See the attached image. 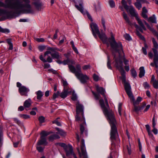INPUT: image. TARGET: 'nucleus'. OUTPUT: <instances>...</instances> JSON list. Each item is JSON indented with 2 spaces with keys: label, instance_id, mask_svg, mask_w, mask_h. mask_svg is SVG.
<instances>
[{
  "label": "nucleus",
  "instance_id": "obj_1",
  "mask_svg": "<svg viewBox=\"0 0 158 158\" xmlns=\"http://www.w3.org/2000/svg\"><path fill=\"white\" fill-rule=\"evenodd\" d=\"M110 47L112 48V55L115 59V66L120 72L122 76L125 75V72L123 67V61L121 60V52L124 54L123 46L120 42H117L115 38L111 35V38L109 39Z\"/></svg>",
  "mask_w": 158,
  "mask_h": 158
},
{
  "label": "nucleus",
  "instance_id": "obj_2",
  "mask_svg": "<svg viewBox=\"0 0 158 158\" xmlns=\"http://www.w3.org/2000/svg\"><path fill=\"white\" fill-rule=\"evenodd\" d=\"M5 3L0 1V7L8 8L17 12L24 8L27 9L25 11L26 13H31L32 10L29 0H5Z\"/></svg>",
  "mask_w": 158,
  "mask_h": 158
},
{
  "label": "nucleus",
  "instance_id": "obj_3",
  "mask_svg": "<svg viewBox=\"0 0 158 158\" xmlns=\"http://www.w3.org/2000/svg\"><path fill=\"white\" fill-rule=\"evenodd\" d=\"M106 106H105L104 101L102 99H100L99 102L103 113L106 117L107 120L110 124L111 130L110 131V139L112 141L116 139V136H118L117 127L116 126V121L114 113L112 110L109 111V104L107 105L105 100Z\"/></svg>",
  "mask_w": 158,
  "mask_h": 158
},
{
  "label": "nucleus",
  "instance_id": "obj_4",
  "mask_svg": "<svg viewBox=\"0 0 158 158\" xmlns=\"http://www.w3.org/2000/svg\"><path fill=\"white\" fill-rule=\"evenodd\" d=\"M75 121L79 123H82L83 124H80V131L81 137L83 136V133H84L85 136L87 135V131L85 130L83 126L84 124L86 125L85 120L84 117V114L81 115V114H77L75 116Z\"/></svg>",
  "mask_w": 158,
  "mask_h": 158
},
{
  "label": "nucleus",
  "instance_id": "obj_5",
  "mask_svg": "<svg viewBox=\"0 0 158 158\" xmlns=\"http://www.w3.org/2000/svg\"><path fill=\"white\" fill-rule=\"evenodd\" d=\"M48 49L49 51H46L44 52V56L50 54L53 59H59L61 58L59 53L56 51L59 50L58 49L56 48H49Z\"/></svg>",
  "mask_w": 158,
  "mask_h": 158
},
{
  "label": "nucleus",
  "instance_id": "obj_6",
  "mask_svg": "<svg viewBox=\"0 0 158 158\" xmlns=\"http://www.w3.org/2000/svg\"><path fill=\"white\" fill-rule=\"evenodd\" d=\"M153 45V48L152 49L154 53L153 62L154 63H158V53L157 49L158 48V44L154 38H152Z\"/></svg>",
  "mask_w": 158,
  "mask_h": 158
},
{
  "label": "nucleus",
  "instance_id": "obj_7",
  "mask_svg": "<svg viewBox=\"0 0 158 158\" xmlns=\"http://www.w3.org/2000/svg\"><path fill=\"white\" fill-rule=\"evenodd\" d=\"M122 77L123 81V82L124 83V88L126 91L129 97H130L131 96L133 95L131 91V87L129 83L126 81L125 75H124V76H122Z\"/></svg>",
  "mask_w": 158,
  "mask_h": 158
},
{
  "label": "nucleus",
  "instance_id": "obj_8",
  "mask_svg": "<svg viewBox=\"0 0 158 158\" xmlns=\"http://www.w3.org/2000/svg\"><path fill=\"white\" fill-rule=\"evenodd\" d=\"M122 77L123 81V82L124 83V88L126 91L129 97H130L131 96L133 95L131 91V87L129 83L126 81L125 75H124V76H122Z\"/></svg>",
  "mask_w": 158,
  "mask_h": 158
},
{
  "label": "nucleus",
  "instance_id": "obj_9",
  "mask_svg": "<svg viewBox=\"0 0 158 158\" xmlns=\"http://www.w3.org/2000/svg\"><path fill=\"white\" fill-rule=\"evenodd\" d=\"M136 19L138 23L140 26V27H139L135 23H134V24L135 27L136 29V30H139L141 32L143 33V30L146 31V28L144 25L143 22L140 19L139 17H137V18Z\"/></svg>",
  "mask_w": 158,
  "mask_h": 158
},
{
  "label": "nucleus",
  "instance_id": "obj_10",
  "mask_svg": "<svg viewBox=\"0 0 158 158\" xmlns=\"http://www.w3.org/2000/svg\"><path fill=\"white\" fill-rule=\"evenodd\" d=\"M75 75L80 82L83 84L86 83L89 79V77L87 75L83 74L82 72L76 74Z\"/></svg>",
  "mask_w": 158,
  "mask_h": 158
},
{
  "label": "nucleus",
  "instance_id": "obj_11",
  "mask_svg": "<svg viewBox=\"0 0 158 158\" xmlns=\"http://www.w3.org/2000/svg\"><path fill=\"white\" fill-rule=\"evenodd\" d=\"M69 68L70 71L75 75L82 72L81 70V67L79 64L76 65V69L72 65H69Z\"/></svg>",
  "mask_w": 158,
  "mask_h": 158
},
{
  "label": "nucleus",
  "instance_id": "obj_12",
  "mask_svg": "<svg viewBox=\"0 0 158 158\" xmlns=\"http://www.w3.org/2000/svg\"><path fill=\"white\" fill-rule=\"evenodd\" d=\"M76 113L77 114H81L83 115L84 114L83 106L78 101L76 104Z\"/></svg>",
  "mask_w": 158,
  "mask_h": 158
},
{
  "label": "nucleus",
  "instance_id": "obj_13",
  "mask_svg": "<svg viewBox=\"0 0 158 158\" xmlns=\"http://www.w3.org/2000/svg\"><path fill=\"white\" fill-rule=\"evenodd\" d=\"M90 26L94 36L95 38H97L96 34H98L100 32L97 25L96 24L93 23L91 24Z\"/></svg>",
  "mask_w": 158,
  "mask_h": 158
},
{
  "label": "nucleus",
  "instance_id": "obj_14",
  "mask_svg": "<svg viewBox=\"0 0 158 158\" xmlns=\"http://www.w3.org/2000/svg\"><path fill=\"white\" fill-rule=\"evenodd\" d=\"M97 35H98V36H99V38L102 40V42L108 45H109V43L108 42L109 41V39L110 38H109L108 39L106 35L104 33H102L101 34L100 33V32H99V33H98ZM113 35L112 33L111 35H111ZM113 36L114 35H113ZM111 38V37H110Z\"/></svg>",
  "mask_w": 158,
  "mask_h": 158
},
{
  "label": "nucleus",
  "instance_id": "obj_15",
  "mask_svg": "<svg viewBox=\"0 0 158 158\" xmlns=\"http://www.w3.org/2000/svg\"><path fill=\"white\" fill-rule=\"evenodd\" d=\"M96 89L97 92L102 94L104 97L105 100L106 101L107 104L108 105V102L107 99L105 94V90L103 88L97 85H96Z\"/></svg>",
  "mask_w": 158,
  "mask_h": 158
},
{
  "label": "nucleus",
  "instance_id": "obj_16",
  "mask_svg": "<svg viewBox=\"0 0 158 158\" xmlns=\"http://www.w3.org/2000/svg\"><path fill=\"white\" fill-rule=\"evenodd\" d=\"M29 91V89L24 86H22L19 89V91L20 94L25 96H27V93Z\"/></svg>",
  "mask_w": 158,
  "mask_h": 158
},
{
  "label": "nucleus",
  "instance_id": "obj_17",
  "mask_svg": "<svg viewBox=\"0 0 158 158\" xmlns=\"http://www.w3.org/2000/svg\"><path fill=\"white\" fill-rule=\"evenodd\" d=\"M81 149L82 156L84 158H87L85 144L84 140L82 139L81 140Z\"/></svg>",
  "mask_w": 158,
  "mask_h": 158
},
{
  "label": "nucleus",
  "instance_id": "obj_18",
  "mask_svg": "<svg viewBox=\"0 0 158 158\" xmlns=\"http://www.w3.org/2000/svg\"><path fill=\"white\" fill-rule=\"evenodd\" d=\"M131 100L132 101L133 104L134 105H136L139 104L140 102L142 100V98L140 97H138L136 100L135 101V99L133 95L129 97Z\"/></svg>",
  "mask_w": 158,
  "mask_h": 158
},
{
  "label": "nucleus",
  "instance_id": "obj_19",
  "mask_svg": "<svg viewBox=\"0 0 158 158\" xmlns=\"http://www.w3.org/2000/svg\"><path fill=\"white\" fill-rule=\"evenodd\" d=\"M128 9L131 15L132 16L135 17V19L139 17L138 14L135 12V9L132 6H131L129 7Z\"/></svg>",
  "mask_w": 158,
  "mask_h": 158
},
{
  "label": "nucleus",
  "instance_id": "obj_20",
  "mask_svg": "<svg viewBox=\"0 0 158 158\" xmlns=\"http://www.w3.org/2000/svg\"><path fill=\"white\" fill-rule=\"evenodd\" d=\"M47 56V57L46 60L43 57V56L42 55H41L40 56V59L44 63H46V62L51 63L52 62V58L49 56L48 55Z\"/></svg>",
  "mask_w": 158,
  "mask_h": 158
},
{
  "label": "nucleus",
  "instance_id": "obj_21",
  "mask_svg": "<svg viewBox=\"0 0 158 158\" xmlns=\"http://www.w3.org/2000/svg\"><path fill=\"white\" fill-rule=\"evenodd\" d=\"M65 151L66 152L67 156H69L70 155H73L74 153L72 146L70 145H69L67 148H66Z\"/></svg>",
  "mask_w": 158,
  "mask_h": 158
},
{
  "label": "nucleus",
  "instance_id": "obj_22",
  "mask_svg": "<svg viewBox=\"0 0 158 158\" xmlns=\"http://www.w3.org/2000/svg\"><path fill=\"white\" fill-rule=\"evenodd\" d=\"M47 143L46 138L43 136H41L40 139L37 143V146H40L42 145H46Z\"/></svg>",
  "mask_w": 158,
  "mask_h": 158
},
{
  "label": "nucleus",
  "instance_id": "obj_23",
  "mask_svg": "<svg viewBox=\"0 0 158 158\" xmlns=\"http://www.w3.org/2000/svg\"><path fill=\"white\" fill-rule=\"evenodd\" d=\"M69 90L64 89L62 92L60 94V96L62 98H65L70 92Z\"/></svg>",
  "mask_w": 158,
  "mask_h": 158
},
{
  "label": "nucleus",
  "instance_id": "obj_24",
  "mask_svg": "<svg viewBox=\"0 0 158 158\" xmlns=\"http://www.w3.org/2000/svg\"><path fill=\"white\" fill-rule=\"evenodd\" d=\"M31 104V99L30 98L26 100L23 103V106L25 108H29L30 107Z\"/></svg>",
  "mask_w": 158,
  "mask_h": 158
},
{
  "label": "nucleus",
  "instance_id": "obj_25",
  "mask_svg": "<svg viewBox=\"0 0 158 158\" xmlns=\"http://www.w3.org/2000/svg\"><path fill=\"white\" fill-rule=\"evenodd\" d=\"M123 18L125 19L126 23H127L128 24L130 25H131L132 24L131 21L129 20V18L127 16V15L126 13L124 11L123 13Z\"/></svg>",
  "mask_w": 158,
  "mask_h": 158
},
{
  "label": "nucleus",
  "instance_id": "obj_26",
  "mask_svg": "<svg viewBox=\"0 0 158 158\" xmlns=\"http://www.w3.org/2000/svg\"><path fill=\"white\" fill-rule=\"evenodd\" d=\"M139 77L141 78L144 76L145 71L143 67H141L139 69Z\"/></svg>",
  "mask_w": 158,
  "mask_h": 158
},
{
  "label": "nucleus",
  "instance_id": "obj_27",
  "mask_svg": "<svg viewBox=\"0 0 158 158\" xmlns=\"http://www.w3.org/2000/svg\"><path fill=\"white\" fill-rule=\"evenodd\" d=\"M60 138V136L58 135L54 134L49 136L48 139L50 141H52L55 139H58Z\"/></svg>",
  "mask_w": 158,
  "mask_h": 158
},
{
  "label": "nucleus",
  "instance_id": "obj_28",
  "mask_svg": "<svg viewBox=\"0 0 158 158\" xmlns=\"http://www.w3.org/2000/svg\"><path fill=\"white\" fill-rule=\"evenodd\" d=\"M55 129L58 131L56 132L57 134H58L60 135L63 136H65L66 135V132L60 129L58 127H56Z\"/></svg>",
  "mask_w": 158,
  "mask_h": 158
},
{
  "label": "nucleus",
  "instance_id": "obj_29",
  "mask_svg": "<svg viewBox=\"0 0 158 158\" xmlns=\"http://www.w3.org/2000/svg\"><path fill=\"white\" fill-rule=\"evenodd\" d=\"M7 44H9V46L8 48L9 50H12L13 49V45L11 42V39H8L6 40Z\"/></svg>",
  "mask_w": 158,
  "mask_h": 158
},
{
  "label": "nucleus",
  "instance_id": "obj_30",
  "mask_svg": "<svg viewBox=\"0 0 158 158\" xmlns=\"http://www.w3.org/2000/svg\"><path fill=\"white\" fill-rule=\"evenodd\" d=\"M147 20L149 22H151L153 23H156V18L154 15L150 17L149 18H148Z\"/></svg>",
  "mask_w": 158,
  "mask_h": 158
},
{
  "label": "nucleus",
  "instance_id": "obj_31",
  "mask_svg": "<svg viewBox=\"0 0 158 158\" xmlns=\"http://www.w3.org/2000/svg\"><path fill=\"white\" fill-rule=\"evenodd\" d=\"M37 95V99L39 100V101H40L42 97L43 94V93L40 90H39L36 92Z\"/></svg>",
  "mask_w": 158,
  "mask_h": 158
},
{
  "label": "nucleus",
  "instance_id": "obj_32",
  "mask_svg": "<svg viewBox=\"0 0 158 158\" xmlns=\"http://www.w3.org/2000/svg\"><path fill=\"white\" fill-rule=\"evenodd\" d=\"M33 4L37 9L39 10H40L42 6V4L39 1L35 2H34Z\"/></svg>",
  "mask_w": 158,
  "mask_h": 158
},
{
  "label": "nucleus",
  "instance_id": "obj_33",
  "mask_svg": "<svg viewBox=\"0 0 158 158\" xmlns=\"http://www.w3.org/2000/svg\"><path fill=\"white\" fill-rule=\"evenodd\" d=\"M10 13V12L7 11V10H6L0 9V15H5L9 16Z\"/></svg>",
  "mask_w": 158,
  "mask_h": 158
},
{
  "label": "nucleus",
  "instance_id": "obj_34",
  "mask_svg": "<svg viewBox=\"0 0 158 158\" xmlns=\"http://www.w3.org/2000/svg\"><path fill=\"white\" fill-rule=\"evenodd\" d=\"M122 5L123 6L124 8L125 9V10L128 11V10L129 6L127 5L126 2L125 0H122L121 2Z\"/></svg>",
  "mask_w": 158,
  "mask_h": 158
},
{
  "label": "nucleus",
  "instance_id": "obj_35",
  "mask_svg": "<svg viewBox=\"0 0 158 158\" xmlns=\"http://www.w3.org/2000/svg\"><path fill=\"white\" fill-rule=\"evenodd\" d=\"M139 2L137 1L136 2L134 3L135 6L139 10H140L142 7L141 4Z\"/></svg>",
  "mask_w": 158,
  "mask_h": 158
},
{
  "label": "nucleus",
  "instance_id": "obj_36",
  "mask_svg": "<svg viewBox=\"0 0 158 158\" xmlns=\"http://www.w3.org/2000/svg\"><path fill=\"white\" fill-rule=\"evenodd\" d=\"M62 81L63 85L64 87V89H69V88L68 86V83H67V82L64 80H63Z\"/></svg>",
  "mask_w": 158,
  "mask_h": 158
},
{
  "label": "nucleus",
  "instance_id": "obj_37",
  "mask_svg": "<svg viewBox=\"0 0 158 158\" xmlns=\"http://www.w3.org/2000/svg\"><path fill=\"white\" fill-rule=\"evenodd\" d=\"M134 106L133 111H135L136 113H138L139 111L141 110L140 106H136V105H134Z\"/></svg>",
  "mask_w": 158,
  "mask_h": 158
},
{
  "label": "nucleus",
  "instance_id": "obj_38",
  "mask_svg": "<svg viewBox=\"0 0 158 158\" xmlns=\"http://www.w3.org/2000/svg\"><path fill=\"white\" fill-rule=\"evenodd\" d=\"M139 30H136V34L140 38L143 40H144L145 38L144 37L140 34L139 31Z\"/></svg>",
  "mask_w": 158,
  "mask_h": 158
},
{
  "label": "nucleus",
  "instance_id": "obj_39",
  "mask_svg": "<svg viewBox=\"0 0 158 158\" xmlns=\"http://www.w3.org/2000/svg\"><path fill=\"white\" fill-rule=\"evenodd\" d=\"M92 92L96 100H98L100 97V95L99 94H98L94 92L93 91H92Z\"/></svg>",
  "mask_w": 158,
  "mask_h": 158
},
{
  "label": "nucleus",
  "instance_id": "obj_40",
  "mask_svg": "<svg viewBox=\"0 0 158 158\" xmlns=\"http://www.w3.org/2000/svg\"><path fill=\"white\" fill-rule=\"evenodd\" d=\"M153 87L156 89H158V81H154L152 83Z\"/></svg>",
  "mask_w": 158,
  "mask_h": 158
},
{
  "label": "nucleus",
  "instance_id": "obj_41",
  "mask_svg": "<svg viewBox=\"0 0 158 158\" xmlns=\"http://www.w3.org/2000/svg\"><path fill=\"white\" fill-rule=\"evenodd\" d=\"M59 96H60V92L59 91H57L56 93H55L53 94L52 99L54 100H55Z\"/></svg>",
  "mask_w": 158,
  "mask_h": 158
},
{
  "label": "nucleus",
  "instance_id": "obj_42",
  "mask_svg": "<svg viewBox=\"0 0 158 158\" xmlns=\"http://www.w3.org/2000/svg\"><path fill=\"white\" fill-rule=\"evenodd\" d=\"M45 118L43 116H39L38 118V120L39 122L40 123H42L44 122Z\"/></svg>",
  "mask_w": 158,
  "mask_h": 158
},
{
  "label": "nucleus",
  "instance_id": "obj_43",
  "mask_svg": "<svg viewBox=\"0 0 158 158\" xmlns=\"http://www.w3.org/2000/svg\"><path fill=\"white\" fill-rule=\"evenodd\" d=\"M0 32L8 33L10 32V31L7 29H3L0 26Z\"/></svg>",
  "mask_w": 158,
  "mask_h": 158
},
{
  "label": "nucleus",
  "instance_id": "obj_44",
  "mask_svg": "<svg viewBox=\"0 0 158 158\" xmlns=\"http://www.w3.org/2000/svg\"><path fill=\"white\" fill-rule=\"evenodd\" d=\"M131 75L134 78H135L137 76V73L134 69H133L131 70Z\"/></svg>",
  "mask_w": 158,
  "mask_h": 158
},
{
  "label": "nucleus",
  "instance_id": "obj_45",
  "mask_svg": "<svg viewBox=\"0 0 158 158\" xmlns=\"http://www.w3.org/2000/svg\"><path fill=\"white\" fill-rule=\"evenodd\" d=\"M75 6L76 8L81 12V13H83V7L82 6V5L81 6H79L78 5H75Z\"/></svg>",
  "mask_w": 158,
  "mask_h": 158
},
{
  "label": "nucleus",
  "instance_id": "obj_46",
  "mask_svg": "<svg viewBox=\"0 0 158 158\" xmlns=\"http://www.w3.org/2000/svg\"><path fill=\"white\" fill-rule=\"evenodd\" d=\"M57 144L59 145L60 146L63 147L64 150H65L66 148H67L68 147V146H67L65 143H57Z\"/></svg>",
  "mask_w": 158,
  "mask_h": 158
},
{
  "label": "nucleus",
  "instance_id": "obj_47",
  "mask_svg": "<svg viewBox=\"0 0 158 158\" xmlns=\"http://www.w3.org/2000/svg\"><path fill=\"white\" fill-rule=\"evenodd\" d=\"M59 118H57L55 120L52 121V123L54 124H56L58 126H61V124L58 121V119Z\"/></svg>",
  "mask_w": 158,
  "mask_h": 158
},
{
  "label": "nucleus",
  "instance_id": "obj_48",
  "mask_svg": "<svg viewBox=\"0 0 158 158\" xmlns=\"http://www.w3.org/2000/svg\"><path fill=\"white\" fill-rule=\"evenodd\" d=\"M109 3L110 6L112 8H113L115 6V4L114 1L113 0H110L109 1Z\"/></svg>",
  "mask_w": 158,
  "mask_h": 158
},
{
  "label": "nucleus",
  "instance_id": "obj_49",
  "mask_svg": "<svg viewBox=\"0 0 158 158\" xmlns=\"http://www.w3.org/2000/svg\"><path fill=\"white\" fill-rule=\"evenodd\" d=\"M44 148L40 146H37L36 147V149L39 152H42Z\"/></svg>",
  "mask_w": 158,
  "mask_h": 158
},
{
  "label": "nucleus",
  "instance_id": "obj_50",
  "mask_svg": "<svg viewBox=\"0 0 158 158\" xmlns=\"http://www.w3.org/2000/svg\"><path fill=\"white\" fill-rule=\"evenodd\" d=\"M20 117L24 119H26L30 118V116L28 115L25 114H21L20 115Z\"/></svg>",
  "mask_w": 158,
  "mask_h": 158
},
{
  "label": "nucleus",
  "instance_id": "obj_51",
  "mask_svg": "<svg viewBox=\"0 0 158 158\" xmlns=\"http://www.w3.org/2000/svg\"><path fill=\"white\" fill-rule=\"evenodd\" d=\"M124 37L125 38L126 40L130 41L131 40V38L129 35L128 34H125L124 35Z\"/></svg>",
  "mask_w": 158,
  "mask_h": 158
},
{
  "label": "nucleus",
  "instance_id": "obj_52",
  "mask_svg": "<svg viewBox=\"0 0 158 158\" xmlns=\"http://www.w3.org/2000/svg\"><path fill=\"white\" fill-rule=\"evenodd\" d=\"M107 66L108 68L110 69H111L112 68L111 66L110 65V60L109 57H108V61L107 62Z\"/></svg>",
  "mask_w": 158,
  "mask_h": 158
},
{
  "label": "nucleus",
  "instance_id": "obj_53",
  "mask_svg": "<svg viewBox=\"0 0 158 158\" xmlns=\"http://www.w3.org/2000/svg\"><path fill=\"white\" fill-rule=\"evenodd\" d=\"M93 78L94 81H97L99 80L98 76H97L96 74H94L93 75Z\"/></svg>",
  "mask_w": 158,
  "mask_h": 158
},
{
  "label": "nucleus",
  "instance_id": "obj_54",
  "mask_svg": "<svg viewBox=\"0 0 158 158\" xmlns=\"http://www.w3.org/2000/svg\"><path fill=\"white\" fill-rule=\"evenodd\" d=\"M71 99L73 101H75L77 99V97L76 94L73 93L72 97L71 98Z\"/></svg>",
  "mask_w": 158,
  "mask_h": 158
},
{
  "label": "nucleus",
  "instance_id": "obj_55",
  "mask_svg": "<svg viewBox=\"0 0 158 158\" xmlns=\"http://www.w3.org/2000/svg\"><path fill=\"white\" fill-rule=\"evenodd\" d=\"M95 8L96 10H99L100 8V6L99 3L97 2L94 5Z\"/></svg>",
  "mask_w": 158,
  "mask_h": 158
},
{
  "label": "nucleus",
  "instance_id": "obj_56",
  "mask_svg": "<svg viewBox=\"0 0 158 158\" xmlns=\"http://www.w3.org/2000/svg\"><path fill=\"white\" fill-rule=\"evenodd\" d=\"M49 134L47 133L45 131H42L41 133V136H43L44 137V136H47Z\"/></svg>",
  "mask_w": 158,
  "mask_h": 158
},
{
  "label": "nucleus",
  "instance_id": "obj_57",
  "mask_svg": "<svg viewBox=\"0 0 158 158\" xmlns=\"http://www.w3.org/2000/svg\"><path fill=\"white\" fill-rule=\"evenodd\" d=\"M69 61H70V59L69 58L67 59L66 60H64L62 61V63L64 65H65L66 64H68L69 63Z\"/></svg>",
  "mask_w": 158,
  "mask_h": 158
},
{
  "label": "nucleus",
  "instance_id": "obj_58",
  "mask_svg": "<svg viewBox=\"0 0 158 158\" xmlns=\"http://www.w3.org/2000/svg\"><path fill=\"white\" fill-rule=\"evenodd\" d=\"M90 68V65H84L82 67V69L83 70H85L87 69H89Z\"/></svg>",
  "mask_w": 158,
  "mask_h": 158
},
{
  "label": "nucleus",
  "instance_id": "obj_59",
  "mask_svg": "<svg viewBox=\"0 0 158 158\" xmlns=\"http://www.w3.org/2000/svg\"><path fill=\"white\" fill-rule=\"evenodd\" d=\"M102 24L103 27V28L104 29V30H105L106 29V27L105 25V21L104 19L103 18H102Z\"/></svg>",
  "mask_w": 158,
  "mask_h": 158
},
{
  "label": "nucleus",
  "instance_id": "obj_60",
  "mask_svg": "<svg viewBox=\"0 0 158 158\" xmlns=\"http://www.w3.org/2000/svg\"><path fill=\"white\" fill-rule=\"evenodd\" d=\"M146 105V104L145 102H143L141 105L139 106L141 110H143Z\"/></svg>",
  "mask_w": 158,
  "mask_h": 158
},
{
  "label": "nucleus",
  "instance_id": "obj_61",
  "mask_svg": "<svg viewBox=\"0 0 158 158\" xmlns=\"http://www.w3.org/2000/svg\"><path fill=\"white\" fill-rule=\"evenodd\" d=\"M75 3L76 4H79V6L82 5L83 2L81 0H76Z\"/></svg>",
  "mask_w": 158,
  "mask_h": 158
},
{
  "label": "nucleus",
  "instance_id": "obj_62",
  "mask_svg": "<svg viewBox=\"0 0 158 158\" xmlns=\"http://www.w3.org/2000/svg\"><path fill=\"white\" fill-rule=\"evenodd\" d=\"M45 48L44 46H40L38 47L39 49L41 51H42Z\"/></svg>",
  "mask_w": 158,
  "mask_h": 158
},
{
  "label": "nucleus",
  "instance_id": "obj_63",
  "mask_svg": "<svg viewBox=\"0 0 158 158\" xmlns=\"http://www.w3.org/2000/svg\"><path fill=\"white\" fill-rule=\"evenodd\" d=\"M36 40L38 42H44V39L43 38H36Z\"/></svg>",
  "mask_w": 158,
  "mask_h": 158
},
{
  "label": "nucleus",
  "instance_id": "obj_64",
  "mask_svg": "<svg viewBox=\"0 0 158 158\" xmlns=\"http://www.w3.org/2000/svg\"><path fill=\"white\" fill-rule=\"evenodd\" d=\"M146 13H142L141 15L144 19H147L148 16Z\"/></svg>",
  "mask_w": 158,
  "mask_h": 158
}]
</instances>
